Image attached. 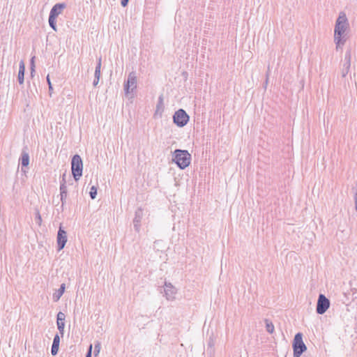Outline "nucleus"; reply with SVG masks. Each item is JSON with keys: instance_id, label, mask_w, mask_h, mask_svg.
Listing matches in <instances>:
<instances>
[{"instance_id": "f257e3e1", "label": "nucleus", "mask_w": 357, "mask_h": 357, "mask_svg": "<svg viewBox=\"0 0 357 357\" xmlns=\"http://www.w3.org/2000/svg\"><path fill=\"white\" fill-rule=\"evenodd\" d=\"M349 29V22L344 13H340L337 17L334 29V42L337 50L343 46L347 41L346 31Z\"/></svg>"}, {"instance_id": "f03ea898", "label": "nucleus", "mask_w": 357, "mask_h": 357, "mask_svg": "<svg viewBox=\"0 0 357 357\" xmlns=\"http://www.w3.org/2000/svg\"><path fill=\"white\" fill-rule=\"evenodd\" d=\"M172 161L181 169H184L190 164L191 155L187 150L176 149L173 153Z\"/></svg>"}, {"instance_id": "7ed1b4c3", "label": "nucleus", "mask_w": 357, "mask_h": 357, "mask_svg": "<svg viewBox=\"0 0 357 357\" xmlns=\"http://www.w3.org/2000/svg\"><path fill=\"white\" fill-rule=\"evenodd\" d=\"M66 3H56L50 10L49 15V25L55 31H56V17L62 13V11L66 8Z\"/></svg>"}, {"instance_id": "20e7f679", "label": "nucleus", "mask_w": 357, "mask_h": 357, "mask_svg": "<svg viewBox=\"0 0 357 357\" xmlns=\"http://www.w3.org/2000/svg\"><path fill=\"white\" fill-rule=\"evenodd\" d=\"M71 171L73 178L78 181L82 175L83 162L79 155L75 154L71 159Z\"/></svg>"}, {"instance_id": "39448f33", "label": "nucleus", "mask_w": 357, "mask_h": 357, "mask_svg": "<svg viewBox=\"0 0 357 357\" xmlns=\"http://www.w3.org/2000/svg\"><path fill=\"white\" fill-rule=\"evenodd\" d=\"M292 347L294 351L293 357H301L303 353L307 350V347L303 341V334L301 333L295 335Z\"/></svg>"}, {"instance_id": "423d86ee", "label": "nucleus", "mask_w": 357, "mask_h": 357, "mask_svg": "<svg viewBox=\"0 0 357 357\" xmlns=\"http://www.w3.org/2000/svg\"><path fill=\"white\" fill-rule=\"evenodd\" d=\"M190 116L183 109H179L173 115V122L178 127L185 126L189 121Z\"/></svg>"}, {"instance_id": "0eeeda50", "label": "nucleus", "mask_w": 357, "mask_h": 357, "mask_svg": "<svg viewBox=\"0 0 357 357\" xmlns=\"http://www.w3.org/2000/svg\"><path fill=\"white\" fill-rule=\"evenodd\" d=\"M137 88V76L132 71L128 74L127 79L124 82L123 89L126 94L132 93Z\"/></svg>"}, {"instance_id": "6e6552de", "label": "nucleus", "mask_w": 357, "mask_h": 357, "mask_svg": "<svg viewBox=\"0 0 357 357\" xmlns=\"http://www.w3.org/2000/svg\"><path fill=\"white\" fill-rule=\"evenodd\" d=\"M330 301L325 295L320 294L318 297L316 312L319 314H324L330 307Z\"/></svg>"}, {"instance_id": "1a4fd4ad", "label": "nucleus", "mask_w": 357, "mask_h": 357, "mask_svg": "<svg viewBox=\"0 0 357 357\" xmlns=\"http://www.w3.org/2000/svg\"><path fill=\"white\" fill-rule=\"evenodd\" d=\"M57 249L59 251L63 249L67 242V234L66 231L62 228L61 226L59 227V229L57 232Z\"/></svg>"}, {"instance_id": "9d476101", "label": "nucleus", "mask_w": 357, "mask_h": 357, "mask_svg": "<svg viewBox=\"0 0 357 357\" xmlns=\"http://www.w3.org/2000/svg\"><path fill=\"white\" fill-rule=\"evenodd\" d=\"M165 295L167 300H173L175 298L176 294V289L170 283L165 282Z\"/></svg>"}, {"instance_id": "9b49d317", "label": "nucleus", "mask_w": 357, "mask_h": 357, "mask_svg": "<svg viewBox=\"0 0 357 357\" xmlns=\"http://www.w3.org/2000/svg\"><path fill=\"white\" fill-rule=\"evenodd\" d=\"M143 218V210L138 208L135 213V218L133 219L134 229L137 232H139L141 227V221Z\"/></svg>"}, {"instance_id": "f8f14e48", "label": "nucleus", "mask_w": 357, "mask_h": 357, "mask_svg": "<svg viewBox=\"0 0 357 357\" xmlns=\"http://www.w3.org/2000/svg\"><path fill=\"white\" fill-rule=\"evenodd\" d=\"M351 57L350 52H347L344 55V63L341 70L342 77H345L349 71L351 66Z\"/></svg>"}, {"instance_id": "ddd939ff", "label": "nucleus", "mask_w": 357, "mask_h": 357, "mask_svg": "<svg viewBox=\"0 0 357 357\" xmlns=\"http://www.w3.org/2000/svg\"><path fill=\"white\" fill-rule=\"evenodd\" d=\"M26 149H27L26 147L23 149L22 151V153H21V156H20V162H21V165H22V171H23L24 172L26 171L24 170L23 168L24 167H27L28 165H29V155L28 152L26 151Z\"/></svg>"}, {"instance_id": "4468645a", "label": "nucleus", "mask_w": 357, "mask_h": 357, "mask_svg": "<svg viewBox=\"0 0 357 357\" xmlns=\"http://www.w3.org/2000/svg\"><path fill=\"white\" fill-rule=\"evenodd\" d=\"M25 64L24 61H20L19 63V71L17 75V80L20 84H23L24 82Z\"/></svg>"}, {"instance_id": "2eb2a0df", "label": "nucleus", "mask_w": 357, "mask_h": 357, "mask_svg": "<svg viewBox=\"0 0 357 357\" xmlns=\"http://www.w3.org/2000/svg\"><path fill=\"white\" fill-rule=\"evenodd\" d=\"M60 343V337L58 334H56L53 339V342L51 348V354L53 356H55L58 354L59 347Z\"/></svg>"}, {"instance_id": "dca6fc26", "label": "nucleus", "mask_w": 357, "mask_h": 357, "mask_svg": "<svg viewBox=\"0 0 357 357\" xmlns=\"http://www.w3.org/2000/svg\"><path fill=\"white\" fill-rule=\"evenodd\" d=\"M66 289V284L64 283L60 285V287L58 290L56 291L52 295V299L54 302H57L62 295L63 294Z\"/></svg>"}, {"instance_id": "f3484780", "label": "nucleus", "mask_w": 357, "mask_h": 357, "mask_svg": "<svg viewBox=\"0 0 357 357\" xmlns=\"http://www.w3.org/2000/svg\"><path fill=\"white\" fill-rule=\"evenodd\" d=\"M164 110V103H163V96H160L158 98V100L156 105V110L155 112V115H156L158 112L161 114Z\"/></svg>"}, {"instance_id": "a211bd4d", "label": "nucleus", "mask_w": 357, "mask_h": 357, "mask_svg": "<svg viewBox=\"0 0 357 357\" xmlns=\"http://www.w3.org/2000/svg\"><path fill=\"white\" fill-rule=\"evenodd\" d=\"M265 324H266V331L268 333L272 334L274 332V330H275V327H274V325H273V322L271 321H270L269 319H265Z\"/></svg>"}, {"instance_id": "6ab92c4d", "label": "nucleus", "mask_w": 357, "mask_h": 357, "mask_svg": "<svg viewBox=\"0 0 357 357\" xmlns=\"http://www.w3.org/2000/svg\"><path fill=\"white\" fill-rule=\"evenodd\" d=\"M57 328L59 331V333H61V336L63 337L64 333V328H65V321H56Z\"/></svg>"}, {"instance_id": "aec40b11", "label": "nucleus", "mask_w": 357, "mask_h": 357, "mask_svg": "<svg viewBox=\"0 0 357 357\" xmlns=\"http://www.w3.org/2000/svg\"><path fill=\"white\" fill-rule=\"evenodd\" d=\"M90 197L92 199H96L97 195V188L94 185L91 186L89 191Z\"/></svg>"}, {"instance_id": "412c9836", "label": "nucleus", "mask_w": 357, "mask_h": 357, "mask_svg": "<svg viewBox=\"0 0 357 357\" xmlns=\"http://www.w3.org/2000/svg\"><path fill=\"white\" fill-rule=\"evenodd\" d=\"M35 220H36V223L38 225H41V222H42V218H41V215L40 214V212L39 211H36V217H35Z\"/></svg>"}, {"instance_id": "4be33fe9", "label": "nucleus", "mask_w": 357, "mask_h": 357, "mask_svg": "<svg viewBox=\"0 0 357 357\" xmlns=\"http://www.w3.org/2000/svg\"><path fill=\"white\" fill-rule=\"evenodd\" d=\"M46 79H47V82L48 84L50 95L52 96V91H53V87H52V83H51L49 75L47 76Z\"/></svg>"}, {"instance_id": "5701e85b", "label": "nucleus", "mask_w": 357, "mask_h": 357, "mask_svg": "<svg viewBox=\"0 0 357 357\" xmlns=\"http://www.w3.org/2000/svg\"><path fill=\"white\" fill-rule=\"evenodd\" d=\"M60 197H61V208H62V211H63L64 205H65V204L66 202L67 195L60 194Z\"/></svg>"}, {"instance_id": "b1692460", "label": "nucleus", "mask_w": 357, "mask_h": 357, "mask_svg": "<svg viewBox=\"0 0 357 357\" xmlns=\"http://www.w3.org/2000/svg\"><path fill=\"white\" fill-rule=\"evenodd\" d=\"M67 186L66 185H64L63 183L60 184V194H65L67 195Z\"/></svg>"}, {"instance_id": "393cba45", "label": "nucleus", "mask_w": 357, "mask_h": 357, "mask_svg": "<svg viewBox=\"0 0 357 357\" xmlns=\"http://www.w3.org/2000/svg\"><path fill=\"white\" fill-rule=\"evenodd\" d=\"M100 342H97L96 344H95V346H94L95 356H96L100 353Z\"/></svg>"}, {"instance_id": "a878e982", "label": "nucleus", "mask_w": 357, "mask_h": 357, "mask_svg": "<svg viewBox=\"0 0 357 357\" xmlns=\"http://www.w3.org/2000/svg\"><path fill=\"white\" fill-rule=\"evenodd\" d=\"M66 315L63 312H59L56 315V319L59 321H65Z\"/></svg>"}, {"instance_id": "bb28decb", "label": "nucleus", "mask_w": 357, "mask_h": 357, "mask_svg": "<svg viewBox=\"0 0 357 357\" xmlns=\"http://www.w3.org/2000/svg\"><path fill=\"white\" fill-rule=\"evenodd\" d=\"M101 57H99L98 59V62H97V65L96 66V69L95 70H98L99 71H100V69H101Z\"/></svg>"}, {"instance_id": "cd10ccee", "label": "nucleus", "mask_w": 357, "mask_h": 357, "mask_svg": "<svg viewBox=\"0 0 357 357\" xmlns=\"http://www.w3.org/2000/svg\"><path fill=\"white\" fill-rule=\"evenodd\" d=\"M91 352H92V344H91L89 346L85 357H91Z\"/></svg>"}, {"instance_id": "c85d7f7f", "label": "nucleus", "mask_w": 357, "mask_h": 357, "mask_svg": "<svg viewBox=\"0 0 357 357\" xmlns=\"http://www.w3.org/2000/svg\"><path fill=\"white\" fill-rule=\"evenodd\" d=\"M94 77L96 78V79H100V71H99L98 70H95Z\"/></svg>"}, {"instance_id": "c756f323", "label": "nucleus", "mask_w": 357, "mask_h": 357, "mask_svg": "<svg viewBox=\"0 0 357 357\" xmlns=\"http://www.w3.org/2000/svg\"><path fill=\"white\" fill-rule=\"evenodd\" d=\"M128 1H129V0H121V6H122L123 7H126V6L128 5Z\"/></svg>"}, {"instance_id": "7c9ffc66", "label": "nucleus", "mask_w": 357, "mask_h": 357, "mask_svg": "<svg viewBox=\"0 0 357 357\" xmlns=\"http://www.w3.org/2000/svg\"><path fill=\"white\" fill-rule=\"evenodd\" d=\"M34 59H35V56H33L31 59V67L30 68H33L35 69Z\"/></svg>"}, {"instance_id": "2f4dec72", "label": "nucleus", "mask_w": 357, "mask_h": 357, "mask_svg": "<svg viewBox=\"0 0 357 357\" xmlns=\"http://www.w3.org/2000/svg\"><path fill=\"white\" fill-rule=\"evenodd\" d=\"M65 177H66V173H64V174H63V176H62V180H61V183H63L64 185H66V183Z\"/></svg>"}, {"instance_id": "473e14b6", "label": "nucleus", "mask_w": 357, "mask_h": 357, "mask_svg": "<svg viewBox=\"0 0 357 357\" xmlns=\"http://www.w3.org/2000/svg\"><path fill=\"white\" fill-rule=\"evenodd\" d=\"M99 80L100 79H96V78L94 77V79H93V85L94 86H96L99 82Z\"/></svg>"}, {"instance_id": "72a5a7b5", "label": "nucleus", "mask_w": 357, "mask_h": 357, "mask_svg": "<svg viewBox=\"0 0 357 357\" xmlns=\"http://www.w3.org/2000/svg\"><path fill=\"white\" fill-rule=\"evenodd\" d=\"M31 68V77H33L34 76V73H35V69L33 68Z\"/></svg>"}, {"instance_id": "f704fd0d", "label": "nucleus", "mask_w": 357, "mask_h": 357, "mask_svg": "<svg viewBox=\"0 0 357 357\" xmlns=\"http://www.w3.org/2000/svg\"><path fill=\"white\" fill-rule=\"evenodd\" d=\"M355 206H356V210L357 211V192L356 193L355 195Z\"/></svg>"}, {"instance_id": "c9c22d12", "label": "nucleus", "mask_w": 357, "mask_h": 357, "mask_svg": "<svg viewBox=\"0 0 357 357\" xmlns=\"http://www.w3.org/2000/svg\"><path fill=\"white\" fill-rule=\"evenodd\" d=\"M160 243H161L160 241H155L154 242V247L156 245H158Z\"/></svg>"}, {"instance_id": "e433bc0d", "label": "nucleus", "mask_w": 357, "mask_h": 357, "mask_svg": "<svg viewBox=\"0 0 357 357\" xmlns=\"http://www.w3.org/2000/svg\"><path fill=\"white\" fill-rule=\"evenodd\" d=\"M29 89H30V92H31L32 94H33V91H32V89H31V86H30V84H29Z\"/></svg>"}]
</instances>
